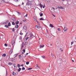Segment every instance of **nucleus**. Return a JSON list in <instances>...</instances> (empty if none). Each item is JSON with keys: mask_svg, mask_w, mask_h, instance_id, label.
Here are the masks:
<instances>
[{"mask_svg": "<svg viewBox=\"0 0 76 76\" xmlns=\"http://www.w3.org/2000/svg\"><path fill=\"white\" fill-rule=\"evenodd\" d=\"M26 5L27 6H31V5H32V1H28L26 4Z\"/></svg>", "mask_w": 76, "mask_h": 76, "instance_id": "f257e3e1", "label": "nucleus"}, {"mask_svg": "<svg viewBox=\"0 0 76 76\" xmlns=\"http://www.w3.org/2000/svg\"><path fill=\"white\" fill-rule=\"evenodd\" d=\"M26 29H27V27H26V26H24L23 27V31H24V32H26Z\"/></svg>", "mask_w": 76, "mask_h": 76, "instance_id": "f03ea898", "label": "nucleus"}, {"mask_svg": "<svg viewBox=\"0 0 76 76\" xmlns=\"http://www.w3.org/2000/svg\"><path fill=\"white\" fill-rule=\"evenodd\" d=\"M28 53H27L26 54V55H22V59H23V58H25V57H26V55H28Z\"/></svg>", "mask_w": 76, "mask_h": 76, "instance_id": "7ed1b4c3", "label": "nucleus"}, {"mask_svg": "<svg viewBox=\"0 0 76 76\" xmlns=\"http://www.w3.org/2000/svg\"><path fill=\"white\" fill-rule=\"evenodd\" d=\"M64 30L65 32H67V28H66V27H64Z\"/></svg>", "mask_w": 76, "mask_h": 76, "instance_id": "20e7f679", "label": "nucleus"}, {"mask_svg": "<svg viewBox=\"0 0 76 76\" xmlns=\"http://www.w3.org/2000/svg\"><path fill=\"white\" fill-rule=\"evenodd\" d=\"M36 28H37L38 29H39L41 28V27H40V26L39 25H38L37 26H36Z\"/></svg>", "mask_w": 76, "mask_h": 76, "instance_id": "39448f33", "label": "nucleus"}, {"mask_svg": "<svg viewBox=\"0 0 76 76\" xmlns=\"http://www.w3.org/2000/svg\"><path fill=\"white\" fill-rule=\"evenodd\" d=\"M58 8L59 9H63V7H58Z\"/></svg>", "mask_w": 76, "mask_h": 76, "instance_id": "423d86ee", "label": "nucleus"}, {"mask_svg": "<svg viewBox=\"0 0 76 76\" xmlns=\"http://www.w3.org/2000/svg\"><path fill=\"white\" fill-rule=\"evenodd\" d=\"M49 26L50 27H51V28H53L54 27V26H53V25L51 24H50Z\"/></svg>", "mask_w": 76, "mask_h": 76, "instance_id": "0eeeda50", "label": "nucleus"}, {"mask_svg": "<svg viewBox=\"0 0 76 76\" xmlns=\"http://www.w3.org/2000/svg\"><path fill=\"white\" fill-rule=\"evenodd\" d=\"M13 52V49H11L10 52V55L12 53V52Z\"/></svg>", "mask_w": 76, "mask_h": 76, "instance_id": "6e6552de", "label": "nucleus"}, {"mask_svg": "<svg viewBox=\"0 0 76 76\" xmlns=\"http://www.w3.org/2000/svg\"><path fill=\"white\" fill-rule=\"evenodd\" d=\"M40 48H43V47H44V45H40Z\"/></svg>", "mask_w": 76, "mask_h": 76, "instance_id": "1a4fd4ad", "label": "nucleus"}, {"mask_svg": "<svg viewBox=\"0 0 76 76\" xmlns=\"http://www.w3.org/2000/svg\"><path fill=\"white\" fill-rule=\"evenodd\" d=\"M9 23L8 20H6V21L4 23H5V24H7V23Z\"/></svg>", "mask_w": 76, "mask_h": 76, "instance_id": "9d476101", "label": "nucleus"}, {"mask_svg": "<svg viewBox=\"0 0 76 76\" xmlns=\"http://www.w3.org/2000/svg\"><path fill=\"white\" fill-rule=\"evenodd\" d=\"M21 45V49H22L23 48V42L22 43V44Z\"/></svg>", "mask_w": 76, "mask_h": 76, "instance_id": "9b49d317", "label": "nucleus"}, {"mask_svg": "<svg viewBox=\"0 0 76 76\" xmlns=\"http://www.w3.org/2000/svg\"><path fill=\"white\" fill-rule=\"evenodd\" d=\"M39 6H40V7L41 8H42V7H43V5H42V4H41V3H40L39 4Z\"/></svg>", "mask_w": 76, "mask_h": 76, "instance_id": "f8f14e48", "label": "nucleus"}, {"mask_svg": "<svg viewBox=\"0 0 76 76\" xmlns=\"http://www.w3.org/2000/svg\"><path fill=\"white\" fill-rule=\"evenodd\" d=\"M3 1L4 3H7L8 2L7 0H3Z\"/></svg>", "mask_w": 76, "mask_h": 76, "instance_id": "ddd939ff", "label": "nucleus"}, {"mask_svg": "<svg viewBox=\"0 0 76 76\" xmlns=\"http://www.w3.org/2000/svg\"><path fill=\"white\" fill-rule=\"evenodd\" d=\"M19 23V22L18 21H17L15 22L16 25H18V23Z\"/></svg>", "mask_w": 76, "mask_h": 76, "instance_id": "4468645a", "label": "nucleus"}, {"mask_svg": "<svg viewBox=\"0 0 76 76\" xmlns=\"http://www.w3.org/2000/svg\"><path fill=\"white\" fill-rule=\"evenodd\" d=\"M2 56H3V57H6V54L4 53V54L2 55Z\"/></svg>", "mask_w": 76, "mask_h": 76, "instance_id": "2eb2a0df", "label": "nucleus"}, {"mask_svg": "<svg viewBox=\"0 0 76 76\" xmlns=\"http://www.w3.org/2000/svg\"><path fill=\"white\" fill-rule=\"evenodd\" d=\"M21 70V68H19L18 69V72H20V70Z\"/></svg>", "mask_w": 76, "mask_h": 76, "instance_id": "dca6fc26", "label": "nucleus"}, {"mask_svg": "<svg viewBox=\"0 0 76 76\" xmlns=\"http://www.w3.org/2000/svg\"><path fill=\"white\" fill-rule=\"evenodd\" d=\"M12 75L13 76H15L16 75V73H15V72H12Z\"/></svg>", "mask_w": 76, "mask_h": 76, "instance_id": "f3484780", "label": "nucleus"}, {"mask_svg": "<svg viewBox=\"0 0 76 76\" xmlns=\"http://www.w3.org/2000/svg\"><path fill=\"white\" fill-rule=\"evenodd\" d=\"M12 19V20L13 21H16V20L15 19V17H13Z\"/></svg>", "mask_w": 76, "mask_h": 76, "instance_id": "a211bd4d", "label": "nucleus"}, {"mask_svg": "<svg viewBox=\"0 0 76 76\" xmlns=\"http://www.w3.org/2000/svg\"><path fill=\"white\" fill-rule=\"evenodd\" d=\"M8 25L9 26H11V24H10V22H9L8 24Z\"/></svg>", "mask_w": 76, "mask_h": 76, "instance_id": "6ab92c4d", "label": "nucleus"}, {"mask_svg": "<svg viewBox=\"0 0 76 76\" xmlns=\"http://www.w3.org/2000/svg\"><path fill=\"white\" fill-rule=\"evenodd\" d=\"M22 56H21V55H19V59H20L21 58V57H22Z\"/></svg>", "mask_w": 76, "mask_h": 76, "instance_id": "aec40b11", "label": "nucleus"}, {"mask_svg": "<svg viewBox=\"0 0 76 76\" xmlns=\"http://www.w3.org/2000/svg\"><path fill=\"white\" fill-rule=\"evenodd\" d=\"M15 27L16 28H19V26H18V25H16L15 26Z\"/></svg>", "mask_w": 76, "mask_h": 76, "instance_id": "412c9836", "label": "nucleus"}, {"mask_svg": "<svg viewBox=\"0 0 76 76\" xmlns=\"http://www.w3.org/2000/svg\"><path fill=\"white\" fill-rule=\"evenodd\" d=\"M27 44H28V42H26L25 43V44H24V45H27Z\"/></svg>", "mask_w": 76, "mask_h": 76, "instance_id": "4be33fe9", "label": "nucleus"}, {"mask_svg": "<svg viewBox=\"0 0 76 76\" xmlns=\"http://www.w3.org/2000/svg\"><path fill=\"white\" fill-rule=\"evenodd\" d=\"M40 16H42V15H43V14L42 13H41L39 14Z\"/></svg>", "mask_w": 76, "mask_h": 76, "instance_id": "5701e85b", "label": "nucleus"}, {"mask_svg": "<svg viewBox=\"0 0 76 76\" xmlns=\"http://www.w3.org/2000/svg\"><path fill=\"white\" fill-rule=\"evenodd\" d=\"M8 64L9 65H11H11H12V63H11V62H9Z\"/></svg>", "mask_w": 76, "mask_h": 76, "instance_id": "b1692460", "label": "nucleus"}, {"mask_svg": "<svg viewBox=\"0 0 76 76\" xmlns=\"http://www.w3.org/2000/svg\"><path fill=\"white\" fill-rule=\"evenodd\" d=\"M31 69H32V68H28V70H31Z\"/></svg>", "mask_w": 76, "mask_h": 76, "instance_id": "393cba45", "label": "nucleus"}, {"mask_svg": "<svg viewBox=\"0 0 76 76\" xmlns=\"http://www.w3.org/2000/svg\"><path fill=\"white\" fill-rule=\"evenodd\" d=\"M29 64V62L28 61H27L26 62V64L28 65Z\"/></svg>", "mask_w": 76, "mask_h": 76, "instance_id": "a878e982", "label": "nucleus"}, {"mask_svg": "<svg viewBox=\"0 0 76 76\" xmlns=\"http://www.w3.org/2000/svg\"><path fill=\"white\" fill-rule=\"evenodd\" d=\"M12 24L13 25H15V23L14 22H12Z\"/></svg>", "mask_w": 76, "mask_h": 76, "instance_id": "bb28decb", "label": "nucleus"}, {"mask_svg": "<svg viewBox=\"0 0 76 76\" xmlns=\"http://www.w3.org/2000/svg\"><path fill=\"white\" fill-rule=\"evenodd\" d=\"M39 20H44V19L42 18H41L39 19Z\"/></svg>", "mask_w": 76, "mask_h": 76, "instance_id": "cd10ccee", "label": "nucleus"}, {"mask_svg": "<svg viewBox=\"0 0 76 76\" xmlns=\"http://www.w3.org/2000/svg\"><path fill=\"white\" fill-rule=\"evenodd\" d=\"M5 26L6 28H9V26H8V25H5Z\"/></svg>", "mask_w": 76, "mask_h": 76, "instance_id": "c85d7f7f", "label": "nucleus"}, {"mask_svg": "<svg viewBox=\"0 0 76 76\" xmlns=\"http://www.w3.org/2000/svg\"><path fill=\"white\" fill-rule=\"evenodd\" d=\"M18 68L20 67V65L19 64H18Z\"/></svg>", "mask_w": 76, "mask_h": 76, "instance_id": "c756f323", "label": "nucleus"}, {"mask_svg": "<svg viewBox=\"0 0 76 76\" xmlns=\"http://www.w3.org/2000/svg\"><path fill=\"white\" fill-rule=\"evenodd\" d=\"M25 68L24 67H23L22 68V70H25Z\"/></svg>", "mask_w": 76, "mask_h": 76, "instance_id": "7c9ffc66", "label": "nucleus"}, {"mask_svg": "<svg viewBox=\"0 0 76 76\" xmlns=\"http://www.w3.org/2000/svg\"><path fill=\"white\" fill-rule=\"evenodd\" d=\"M30 37L31 38H32V37L33 36H32V34H30Z\"/></svg>", "mask_w": 76, "mask_h": 76, "instance_id": "2f4dec72", "label": "nucleus"}, {"mask_svg": "<svg viewBox=\"0 0 76 76\" xmlns=\"http://www.w3.org/2000/svg\"><path fill=\"white\" fill-rule=\"evenodd\" d=\"M29 38V37H27L26 38V41H27V40H28V39Z\"/></svg>", "mask_w": 76, "mask_h": 76, "instance_id": "473e14b6", "label": "nucleus"}, {"mask_svg": "<svg viewBox=\"0 0 76 76\" xmlns=\"http://www.w3.org/2000/svg\"><path fill=\"white\" fill-rule=\"evenodd\" d=\"M12 45H13V44H14V42H12Z\"/></svg>", "mask_w": 76, "mask_h": 76, "instance_id": "72a5a7b5", "label": "nucleus"}, {"mask_svg": "<svg viewBox=\"0 0 76 76\" xmlns=\"http://www.w3.org/2000/svg\"><path fill=\"white\" fill-rule=\"evenodd\" d=\"M4 45L5 47H7V45L6 44H5Z\"/></svg>", "mask_w": 76, "mask_h": 76, "instance_id": "f704fd0d", "label": "nucleus"}, {"mask_svg": "<svg viewBox=\"0 0 76 76\" xmlns=\"http://www.w3.org/2000/svg\"><path fill=\"white\" fill-rule=\"evenodd\" d=\"M42 58H45V56H42Z\"/></svg>", "mask_w": 76, "mask_h": 76, "instance_id": "c9c22d12", "label": "nucleus"}, {"mask_svg": "<svg viewBox=\"0 0 76 76\" xmlns=\"http://www.w3.org/2000/svg\"><path fill=\"white\" fill-rule=\"evenodd\" d=\"M58 31H61V29H60L59 28H58Z\"/></svg>", "mask_w": 76, "mask_h": 76, "instance_id": "e433bc0d", "label": "nucleus"}, {"mask_svg": "<svg viewBox=\"0 0 76 76\" xmlns=\"http://www.w3.org/2000/svg\"><path fill=\"white\" fill-rule=\"evenodd\" d=\"M20 34L21 35H23V33H22V32H21L20 33Z\"/></svg>", "mask_w": 76, "mask_h": 76, "instance_id": "4c0bfd02", "label": "nucleus"}, {"mask_svg": "<svg viewBox=\"0 0 76 76\" xmlns=\"http://www.w3.org/2000/svg\"><path fill=\"white\" fill-rule=\"evenodd\" d=\"M23 51L24 53H25V50L23 49Z\"/></svg>", "mask_w": 76, "mask_h": 76, "instance_id": "58836bf2", "label": "nucleus"}, {"mask_svg": "<svg viewBox=\"0 0 76 76\" xmlns=\"http://www.w3.org/2000/svg\"><path fill=\"white\" fill-rule=\"evenodd\" d=\"M12 31H13V32L15 31V28H13L12 30Z\"/></svg>", "mask_w": 76, "mask_h": 76, "instance_id": "ea45409f", "label": "nucleus"}, {"mask_svg": "<svg viewBox=\"0 0 76 76\" xmlns=\"http://www.w3.org/2000/svg\"><path fill=\"white\" fill-rule=\"evenodd\" d=\"M23 22H27V21L25 20H23Z\"/></svg>", "mask_w": 76, "mask_h": 76, "instance_id": "a19ab883", "label": "nucleus"}, {"mask_svg": "<svg viewBox=\"0 0 76 76\" xmlns=\"http://www.w3.org/2000/svg\"><path fill=\"white\" fill-rule=\"evenodd\" d=\"M34 20L35 21H36V22H38V21H37V19H34Z\"/></svg>", "mask_w": 76, "mask_h": 76, "instance_id": "79ce46f5", "label": "nucleus"}, {"mask_svg": "<svg viewBox=\"0 0 76 76\" xmlns=\"http://www.w3.org/2000/svg\"><path fill=\"white\" fill-rule=\"evenodd\" d=\"M15 57H16L18 56V54H15Z\"/></svg>", "mask_w": 76, "mask_h": 76, "instance_id": "37998d69", "label": "nucleus"}, {"mask_svg": "<svg viewBox=\"0 0 76 76\" xmlns=\"http://www.w3.org/2000/svg\"><path fill=\"white\" fill-rule=\"evenodd\" d=\"M19 39H22V37H20L19 38Z\"/></svg>", "mask_w": 76, "mask_h": 76, "instance_id": "c03bdc74", "label": "nucleus"}, {"mask_svg": "<svg viewBox=\"0 0 76 76\" xmlns=\"http://www.w3.org/2000/svg\"><path fill=\"white\" fill-rule=\"evenodd\" d=\"M19 0H14L15 1H16V2H17V1H19Z\"/></svg>", "mask_w": 76, "mask_h": 76, "instance_id": "a18cd8bd", "label": "nucleus"}, {"mask_svg": "<svg viewBox=\"0 0 76 76\" xmlns=\"http://www.w3.org/2000/svg\"><path fill=\"white\" fill-rule=\"evenodd\" d=\"M73 43H74V42H71V45H72V44H73Z\"/></svg>", "mask_w": 76, "mask_h": 76, "instance_id": "49530a36", "label": "nucleus"}, {"mask_svg": "<svg viewBox=\"0 0 76 76\" xmlns=\"http://www.w3.org/2000/svg\"><path fill=\"white\" fill-rule=\"evenodd\" d=\"M60 50H61V51H63V49H60Z\"/></svg>", "mask_w": 76, "mask_h": 76, "instance_id": "de8ad7c7", "label": "nucleus"}, {"mask_svg": "<svg viewBox=\"0 0 76 76\" xmlns=\"http://www.w3.org/2000/svg\"><path fill=\"white\" fill-rule=\"evenodd\" d=\"M13 61H16V59H14L13 60Z\"/></svg>", "mask_w": 76, "mask_h": 76, "instance_id": "09e8293b", "label": "nucleus"}, {"mask_svg": "<svg viewBox=\"0 0 76 76\" xmlns=\"http://www.w3.org/2000/svg\"><path fill=\"white\" fill-rule=\"evenodd\" d=\"M51 56H52V57H54V55H53L52 53H51Z\"/></svg>", "mask_w": 76, "mask_h": 76, "instance_id": "8fccbe9b", "label": "nucleus"}, {"mask_svg": "<svg viewBox=\"0 0 76 76\" xmlns=\"http://www.w3.org/2000/svg\"><path fill=\"white\" fill-rule=\"evenodd\" d=\"M24 65L23 64L21 65V66H22V67H23V66Z\"/></svg>", "mask_w": 76, "mask_h": 76, "instance_id": "3c124183", "label": "nucleus"}, {"mask_svg": "<svg viewBox=\"0 0 76 76\" xmlns=\"http://www.w3.org/2000/svg\"><path fill=\"white\" fill-rule=\"evenodd\" d=\"M27 16H28V15L26 14V15H25V17H27Z\"/></svg>", "mask_w": 76, "mask_h": 76, "instance_id": "603ef678", "label": "nucleus"}, {"mask_svg": "<svg viewBox=\"0 0 76 76\" xmlns=\"http://www.w3.org/2000/svg\"><path fill=\"white\" fill-rule=\"evenodd\" d=\"M52 9H54V10H56L55 8H54L53 7H52Z\"/></svg>", "mask_w": 76, "mask_h": 76, "instance_id": "864d4df0", "label": "nucleus"}, {"mask_svg": "<svg viewBox=\"0 0 76 76\" xmlns=\"http://www.w3.org/2000/svg\"><path fill=\"white\" fill-rule=\"evenodd\" d=\"M72 62H75V61H74V60H72Z\"/></svg>", "mask_w": 76, "mask_h": 76, "instance_id": "5fc2aeb1", "label": "nucleus"}, {"mask_svg": "<svg viewBox=\"0 0 76 76\" xmlns=\"http://www.w3.org/2000/svg\"><path fill=\"white\" fill-rule=\"evenodd\" d=\"M54 16V17H55V18H56V16H55V15H53V14H52Z\"/></svg>", "mask_w": 76, "mask_h": 76, "instance_id": "6e6d98bb", "label": "nucleus"}, {"mask_svg": "<svg viewBox=\"0 0 76 76\" xmlns=\"http://www.w3.org/2000/svg\"><path fill=\"white\" fill-rule=\"evenodd\" d=\"M44 7H45V5H44V6H43V8H44Z\"/></svg>", "mask_w": 76, "mask_h": 76, "instance_id": "4d7b16f0", "label": "nucleus"}, {"mask_svg": "<svg viewBox=\"0 0 76 76\" xmlns=\"http://www.w3.org/2000/svg\"><path fill=\"white\" fill-rule=\"evenodd\" d=\"M22 4L23 5V4H24V3H23V2H22Z\"/></svg>", "mask_w": 76, "mask_h": 76, "instance_id": "13d9d810", "label": "nucleus"}, {"mask_svg": "<svg viewBox=\"0 0 76 76\" xmlns=\"http://www.w3.org/2000/svg\"><path fill=\"white\" fill-rule=\"evenodd\" d=\"M36 67H38V64H36Z\"/></svg>", "mask_w": 76, "mask_h": 76, "instance_id": "bf43d9fd", "label": "nucleus"}, {"mask_svg": "<svg viewBox=\"0 0 76 76\" xmlns=\"http://www.w3.org/2000/svg\"><path fill=\"white\" fill-rule=\"evenodd\" d=\"M23 52H22V55H23Z\"/></svg>", "mask_w": 76, "mask_h": 76, "instance_id": "052dcab7", "label": "nucleus"}, {"mask_svg": "<svg viewBox=\"0 0 76 76\" xmlns=\"http://www.w3.org/2000/svg\"><path fill=\"white\" fill-rule=\"evenodd\" d=\"M37 22L38 23V24H39V23L38 22Z\"/></svg>", "mask_w": 76, "mask_h": 76, "instance_id": "680f3d73", "label": "nucleus"}, {"mask_svg": "<svg viewBox=\"0 0 76 76\" xmlns=\"http://www.w3.org/2000/svg\"><path fill=\"white\" fill-rule=\"evenodd\" d=\"M14 67H15V68L16 67V66H15L14 65Z\"/></svg>", "mask_w": 76, "mask_h": 76, "instance_id": "e2e57ef3", "label": "nucleus"}, {"mask_svg": "<svg viewBox=\"0 0 76 76\" xmlns=\"http://www.w3.org/2000/svg\"><path fill=\"white\" fill-rule=\"evenodd\" d=\"M75 39H76V37H75Z\"/></svg>", "mask_w": 76, "mask_h": 76, "instance_id": "0e129e2a", "label": "nucleus"}, {"mask_svg": "<svg viewBox=\"0 0 76 76\" xmlns=\"http://www.w3.org/2000/svg\"><path fill=\"white\" fill-rule=\"evenodd\" d=\"M17 13H18V14H19V12H17Z\"/></svg>", "mask_w": 76, "mask_h": 76, "instance_id": "69168bd1", "label": "nucleus"}, {"mask_svg": "<svg viewBox=\"0 0 76 76\" xmlns=\"http://www.w3.org/2000/svg\"><path fill=\"white\" fill-rule=\"evenodd\" d=\"M50 45H51V46H52V44H50Z\"/></svg>", "mask_w": 76, "mask_h": 76, "instance_id": "338daca9", "label": "nucleus"}, {"mask_svg": "<svg viewBox=\"0 0 76 76\" xmlns=\"http://www.w3.org/2000/svg\"><path fill=\"white\" fill-rule=\"evenodd\" d=\"M26 34H27V33H26V35H25V36H26Z\"/></svg>", "mask_w": 76, "mask_h": 76, "instance_id": "774afa93", "label": "nucleus"}]
</instances>
